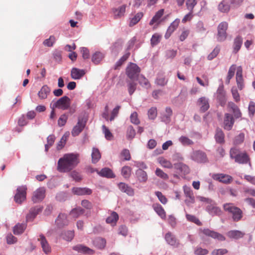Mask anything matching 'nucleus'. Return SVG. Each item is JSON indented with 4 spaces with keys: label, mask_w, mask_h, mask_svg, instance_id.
I'll return each mask as SVG.
<instances>
[{
    "label": "nucleus",
    "mask_w": 255,
    "mask_h": 255,
    "mask_svg": "<svg viewBox=\"0 0 255 255\" xmlns=\"http://www.w3.org/2000/svg\"><path fill=\"white\" fill-rule=\"evenodd\" d=\"M135 135V130L132 126H129L127 130V137L128 139H132Z\"/></svg>",
    "instance_id": "59"
},
{
    "label": "nucleus",
    "mask_w": 255,
    "mask_h": 255,
    "mask_svg": "<svg viewBox=\"0 0 255 255\" xmlns=\"http://www.w3.org/2000/svg\"><path fill=\"white\" fill-rule=\"evenodd\" d=\"M179 140L184 145H189L193 144V142L191 139L185 136H181Z\"/></svg>",
    "instance_id": "55"
},
{
    "label": "nucleus",
    "mask_w": 255,
    "mask_h": 255,
    "mask_svg": "<svg viewBox=\"0 0 255 255\" xmlns=\"http://www.w3.org/2000/svg\"><path fill=\"white\" fill-rule=\"evenodd\" d=\"M131 168L128 166H125L122 169V175L125 178H128L131 174Z\"/></svg>",
    "instance_id": "49"
},
{
    "label": "nucleus",
    "mask_w": 255,
    "mask_h": 255,
    "mask_svg": "<svg viewBox=\"0 0 255 255\" xmlns=\"http://www.w3.org/2000/svg\"><path fill=\"white\" fill-rule=\"evenodd\" d=\"M161 38V35L158 33L154 34L150 40L151 44L152 46H154L157 45L158 43H159L160 39Z\"/></svg>",
    "instance_id": "52"
},
{
    "label": "nucleus",
    "mask_w": 255,
    "mask_h": 255,
    "mask_svg": "<svg viewBox=\"0 0 255 255\" xmlns=\"http://www.w3.org/2000/svg\"><path fill=\"white\" fill-rule=\"evenodd\" d=\"M220 51V47L216 46L213 50L208 56L207 58L209 60H212L215 58L219 54Z\"/></svg>",
    "instance_id": "54"
},
{
    "label": "nucleus",
    "mask_w": 255,
    "mask_h": 255,
    "mask_svg": "<svg viewBox=\"0 0 255 255\" xmlns=\"http://www.w3.org/2000/svg\"><path fill=\"white\" fill-rule=\"evenodd\" d=\"M118 187L120 190L124 193L127 194L128 196H133L134 190L125 183L121 182L118 184Z\"/></svg>",
    "instance_id": "22"
},
{
    "label": "nucleus",
    "mask_w": 255,
    "mask_h": 255,
    "mask_svg": "<svg viewBox=\"0 0 255 255\" xmlns=\"http://www.w3.org/2000/svg\"><path fill=\"white\" fill-rule=\"evenodd\" d=\"M74 236V233L73 231H68L64 233L63 234V238L64 239L67 241H71Z\"/></svg>",
    "instance_id": "56"
},
{
    "label": "nucleus",
    "mask_w": 255,
    "mask_h": 255,
    "mask_svg": "<svg viewBox=\"0 0 255 255\" xmlns=\"http://www.w3.org/2000/svg\"><path fill=\"white\" fill-rule=\"evenodd\" d=\"M86 123L82 119H78V123L75 126L71 131L72 135L73 136L78 135L82 132L85 127Z\"/></svg>",
    "instance_id": "16"
},
{
    "label": "nucleus",
    "mask_w": 255,
    "mask_h": 255,
    "mask_svg": "<svg viewBox=\"0 0 255 255\" xmlns=\"http://www.w3.org/2000/svg\"><path fill=\"white\" fill-rule=\"evenodd\" d=\"M77 153H66L57 162V170L60 172H68L75 168L80 162Z\"/></svg>",
    "instance_id": "1"
},
{
    "label": "nucleus",
    "mask_w": 255,
    "mask_h": 255,
    "mask_svg": "<svg viewBox=\"0 0 255 255\" xmlns=\"http://www.w3.org/2000/svg\"><path fill=\"white\" fill-rule=\"evenodd\" d=\"M201 232L206 236L210 237L213 239H217L220 241H224L226 240L225 237L222 234L210 230L209 229H203L201 230Z\"/></svg>",
    "instance_id": "9"
},
{
    "label": "nucleus",
    "mask_w": 255,
    "mask_h": 255,
    "mask_svg": "<svg viewBox=\"0 0 255 255\" xmlns=\"http://www.w3.org/2000/svg\"><path fill=\"white\" fill-rule=\"evenodd\" d=\"M84 213V210L81 207H78L76 208H74L71 210V211L70 213V215L73 218H77L79 217L80 215L83 214Z\"/></svg>",
    "instance_id": "40"
},
{
    "label": "nucleus",
    "mask_w": 255,
    "mask_h": 255,
    "mask_svg": "<svg viewBox=\"0 0 255 255\" xmlns=\"http://www.w3.org/2000/svg\"><path fill=\"white\" fill-rule=\"evenodd\" d=\"M236 71V65H232L229 68V71L228 73V75L227 77V79L226 80V83L227 84H229L230 82V80L234 77L235 75V72Z\"/></svg>",
    "instance_id": "44"
},
{
    "label": "nucleus",
    "mask_w": 255,
    "mask_h": 255,
    "mask_svg": "<svg viewBox=\"0 0 255 255\" xmlns=\"http://www.w3.org/2000/svg\"><path fill=\"white\" fill-rule=\"evenodd\" d=\"M186 217L188 221L193 222L198 226H201L202 225V223L200 220L194 215L186 214Z\"/></svg>",
    "instance_id": "53"
},
{
    "label": "nucleus",
    "mask_w": 255,
    "mask_h": 255,
    "mask_svg": "<svg viewBox=\"0 0 255 255\" xmlns=\"http://www.w3.org/2000/svg\"><path fill=\"white\" fill-rule=\"evenodd\" d=\"M197 4L196 0H186V5L189 11L193 10L194 6Z\"/></svg>",
    "instance_id": "58"
},
{
    "label": "nucleus",
    "mask_w": 255,
    "mask_h": 255,
    "mask_svg": "<svg viewBox=\"0 0 255 255\" xmlns=\"http://www.w3.org/2000/svg\"><path fill=\"white\" fill-rule=\"evenodd\" d=\"M86 74L85 70L73 68L71 70V77L74 80L81 79Z\"/></svg>",
    "instance_id": "20"
},
{
    "label": "nucleus",
    "mask_w": 255,
    "mask_h": 255,
    "mask_svg": "<svg viewBox=\"0 0 255 255\" xmlns=\"http://www.w3.org/2000/svg\"><path fill=\"white\" fill-rule=\"evenodd\" d=\"M45 190L43 187H40L35 190L32 195V200L34 203L41 201L45 197Z\"/></svg>",
    "instance_id": "10"
},
{
    "label": "nucleus",
    "mask_w": 255,
    "mask_h": 255,
    "mask_svg": "<svg viewBox=\"0 0 255 255\" xmlns=\"http://www.w3.org/2000/svg\"><path fill=\"white\" fill-rule=\"evenodd\" d=\"M119 219L118 214L113 212L111 215L109 216L106 219V222L108 224H111L112 226H115Z\"/></svg>",
    "instance_id": "34"
},
{
    "label": "nucleus",
    "mask_w": 255,
    "mask_h": 255,
    "mask_svg": "<svg viewBox=\"0 0 255 255\" xmlns=\"http://www.w3.org/2000/svg\"><path fill=\"white\" fill-rule=\"evenodd\" d=\"M228 28L227 22L223 21L219 23L217 27V39L219 42L225 41L227 37V30Z\"/></svg>",
    "instance_id": "4"
},
{
    "label": "nucleus",
    "mask_w": 255,
    "mask_h": 255,
    "mask_svg": "<svg viewBox=\"0 0 255 255\" xmlns=\"http://www.w3.org/2000/svg\"><path fill=\"white\" fill-rule=\"evenodd\" d=\"M143 14L142 12H138L135 14V15L130 18L129 26L132 27L137 24L141 18L143 17Z\"/></svg>",
    "instance_id": "33"
},
{
    "label": "nucleus",
    "mask_w": 255,
    "mask_h": 255,
    "mask_svg": "<svg viewBox=\"0 0 255 255\" xmlns=\"http://www.w3.org/2000/svg\"><path fill=\"white\" fill-rule=\"evenodd\" d=\"M55 42V37L54 36H50L48 39L43 41V44L48 47H51Z\"/></svg>",
    "instance_id": "57"
},
{
    "label": "nucleus",
    "mask_w": 255,
    "mask_h": 255,
    "mask_svg": "<svg viewBox=\"0 0 255 255\" xmlns=\"http://www.w3.org/2000/svg\"><path fill=\"white\" fill-rule=\"evenodd\" d=\"M158 162L163 167L168 169L172 168V164L171 162L164 157H160L158 158Z\"/></svg>",
    "instance_id": "41"
},
{
    "label": "nucleus",
    "mask_w": 255,
    "mask_h": 255,
    "mask_svg": "<svg viewBox=\"0 0 255 255\" xmlns=\"http://www.w3.org/2000/svg\"><path fill=\"white\" fill-rule=\"evenodd\" d=\"M135 175L137 180L140 182L144 183L147 180L148 176L146 172L141 169L136 170Z\"/></svg>",
    "instance_id": "26"
},
{
    "label": "nucleus",
    "mask_w": 255,
    "mask_h": 255,
    "mask_svg": "<svg viewBox=\"0 0 255 255\" xmlns=\"http://www.w3.org/2000/svg\"><path fill=\"white\" fill-rule=\"evenodd\" d=\"M228 252V250L226 249H215L212 252V255H223Z\"/></svg>",
    "instance_id": "64"
},
{
    "label": "nucleus",
    "mask_w": 255,
    "mask_h": 255,
    "mask_svg": "<svg viewBox=\"0 0 255 255\" xmlns=\"http://www.w3.org/2000/svg\"><path fill=\"white\" fill-rule=\"evenodd\" d=\"M224 133L221 129H217L215 138L217 142L223 143L224 142Z\"/></svg>",
    "instance_id": "46"
},
{
    "label": "nucleus",
    "mask_w": 255,
    "mask_h": 255,
    "mask_svg": "<svg viewBox=\"0 0 255 255\" xmlns=\"http://www.w3.org/2000/svg\"><path fill=\"white\" fill-rule=\"evenodd\" d=\"M94 245L98 249H102L105 248L106 244V240L102 238L95 239L93 241Z\"/></svg>",
    "instance_id": "35"
},
{
    "label": "nucleus",
    "mask_w": 255,
    "mask_h": 255,
    "mask_svg": "<svg viewBox=\"0 0 255 255\" xmlns=\"http://www.w3.org/2000/svg\"><path fill=\"white\" fill-rule=\"evenodd\" d=\"M243 69L240 66L237 68V71L236 75V80L238 88L242 90L244 88V80L243 77Z\"/></svg>",
    "instance_id": "14"
},
{
    "label": "nucleus",
    "mask_w": 255,
    "mask_h": 255,
    "mask_svg": "<svg viewBox=\"0 0 255 255\" xmlns=\"http://www.w3.org/2000/svg\"><path fill=\"white\" fill-rule=\"evenodd\" d=\"M155 194L157 197L158 200L162 204H165L167 203V199L164 195L162 194V193L161 192L156 191L155 192Z\"/></svg>",
    "instance_id": "60"
},
{
    "label": "nucleus",
    "mask_w": 255,
    "mask_h": 255,
    "mask_svg": "<svg viewBox=\"0 0 255 255\" xmlns=\"http://www.w3.org/2000/svg\"><path fill=\"white\" fill-rule=\"evenodd\" d=\"M42 211V208L39 206H36L30 209L29 214L26 216L27 221L32 220L36 216Z\"/></svg>",
    "instance_id": "27"
},
{
    "label": "nucleus",
    "mask_w": 255,
    "mask_h": 255,
    "mask_svg": "<svg viewBox=\"0 0 255 255\" xmlns=\"http://www.w3.org/2000/svg\"><path fill=\"white\" fill-rule=\"evenodd\" d=\"M104 57V54L99 51L94 53L92 56V61L95 64H98L103 60Z\"/></svg>",
    "instance_id": "32"
},
{
    "label": "nucleus",
    "mask_w": 255,
    "mask_h": 255,
    "mask_svg": "<svg viewBox=\"0 0 255 255\" xmlns=\"http://www.w3.org/2000/svg\"><path fill=\"white\" fill-rule=\"evenodd\" d=\"M152 207L155 212L161 217L162 219H165L166 218V212L163 208L161 205L158 203L154 204Z\"/></svg>",
    "instance_id": "28"
},
{
    "label": "nucleus",
    "mask_w": 255,
    "mask_h": 255,
    "mask_svg": "<svg viewBox=\"0 0 255 255\" xmlns=\"http://www.w3.org/2000/svg\"><path fill=\"white\" fill-rule=\"evenodd\" d=\"M101 155L99 150L97 148H93L92 152V161L94 163H97L101 158Z\"/></svg>",
    "instance_id": "38"
},
{
    "label": "nucleus",
    "mask_w": 255,
    "mask_h": 255,
    "mask_svg": "<svg viewBox=\"0 0 255 255\" xmlns=\"http://www.w3.org/2000/svg\"><path fill=\"white\" fill-rule=\"evenodd\" d=\"M102 128L106 138L108 140L112 139L113 135L110 130L105 125L103 126Z\"/></svg>",
    "instance_id": "61"
},
{
    "label": "nucleus",
    "mask_w": 255,
    "mask_h": 255,
    "mask_svg": "<svg viewBox=\"0 0 255 255\" xmlns=\"http://www.w3.org/2000/svg\"><path fill=\"white\" fill-rule=\"evenodd\" d=\"M27 187L25 185L18 186L14 197V201L19 204L26 200Z\"/></svg>",
    "instance_id": "5"
},
{
    "label": "nucleus",
    "mask_w": 255,
    "mask_h": 255,
    "mask_svg": "<svg viewBox=\"0 0 255 255\" xmlns=\"http://www.w3.org/2000/svg\"><path fill=\"white\" fill-rule=\"evenodd\" d=\"M207 209L209 214L212 216H219L222 214V211L221 209L218 207L210 205L208 206Z\"/></svg>",
    "instance_id": "37"
},
{
    "label": "nucleus",
    "mask_w": 255,
    "mask_h": 255,
    "mask_svg": "<svg viewBox=\"0 0 255 255\" xmlns=\"http://www.w3.org/2000/svg\"><path fill=\"white\" fill-rule=\"evenodd\" d=\"M191 158L194 161L200 163H204L208 161L206 153L201 150L193 151L191 155Z\"/></svg>",
    "instance_id": "8"
},
{
    "label": "nucleus",
    "mask_w": 255,
    "mask_h": 255,
    "mask_svg": "<svg viewBox=\"0 0 255 255\" xmlns=\"http://www.w3.org/2000/svg\"><path fill=\"white\" fill-rule=\"evenodd\" d=\"M165 240L167 243L170 246L177 247L179 245V241L175 236L171 232H168L165 235Z\"/></svg>",
    "instance_id": "18"
},
{
    "label": "nucleus",
    "mask_w": 255,
    "mask_h": 255,
    "mask_svg": "<svg viewBox=\"0 0 255 255\" xmlns=\"http://www.w3.org/2000/svg\"><path fill=\"white\" fill-rule=\"evenodd\" d=\"M242 44V39L240 36L237 37L234 42V51L235 52H237L240 49Z\"/></svg>",
    "instance_id": "48"
},
{
    "label": "nucleus",
    "mask_w": 255,
    "mask_h": 255,
    "mask_svg": "<svg viewBox=\"0 0 255 255\" xmlns=\"http://www.w3.org/2000/svg\"><path fill=\"white\" fill-rule=\"evenodd\" d=\"M127 82L129 94L131 95L136 89L137 84L132 81H128Z\"/></svg>",
    "instance_id": "50"
},
{
    "label": "nucleus",
    "mask_w": 255,
    "mask_h": 255,
    "mask_svg": "<svg viewBox=\"0 0 255 255\" xmlns=\"http://www.w3.org/2000/svg\"><path fill=\"white\" fill-rule=\"evenodd\" d=\"M140 72V69L136 64L130 63L127 67L126 74L130 79L136 78Z\"/></svg>",
    "instance_id": "6"
},
{
    "label": "nucleus",
    "mask_w": 255,
    "mask_h": 255,
    "mask_svg": "<svg viewBox=\"0 0 255 255\" xmlns=\"http://www.w3.org/2000/svg\"><path fill=\"white\" fill-rule=\"evenodd\" d=\"M155 174L157 176L164 180H167L169 178L168 175L159 168L156 169Z\"/></svg>",
    "instance_id": "47"
},
{
    "label": "nucleus",
    "mask_w": 255,
    "mask_h": 255,
    "mask_svg": "<svg viewBox=\"0 0 255 255\" xmlns=\"http://www.w3.org/2000/svg\"><path fill=\"white\" fill-rule=\"evenodd\" d=\"M50 92V89L47 85H44L38 93L39 98L41 99H45L47 97Z\"/></svg>",
    "instance_id": "31"
},
{
    "label": "nucleus",
    "mask_w": 255,
    "mask_h": 255,
    "mask_svg": "<svg viewBox=\"0 0 255 255\" xmlns=\"http://www.w3.org/2000/svg\"><path fill=\"white\" fill-rule=\"evenodd\" d=\"M235 121L232 115L226 113L225 114L223 125L225 129L230 130L232 129Z\"/></svg>",
    "instance_id": "15"
},
{
    "label": "nucleus",
    "mask_w": 255,
    "mask_h": 255,
    "mask_svg": "<svg viewBox=\"0 0 255 255\" xmlns=\"http://www.w3.org/2000/svg\"><path fill=\"white\" fill-rule=\"evenodd\" d=\"M212 177L214 180L224 184H229L233 181L231 176L222 173L213 174Z\"/></svg>",
    "instance_id": "12"
},
{
    "label": "nucleus",
    "mask_w": 255,
    "mask_h": 255,
    "mask_svg": "<svg viewBox=\"0 0 255 255\" xmlns=\"http://www.w3.org/2000/svg\"><path fill=\"white\" fill-rule=\"evenodd\" d=\"M25 224H17L16 225L13 230V233L15 235H19L22 234L25 229Z\"/></svg>",
    "instance_id": "45"
},
{
    "label": "nucleus",
    "mask_w": 255,
    "mask_h": 255,
    "mask_svg": "<svg viewBox=\"0 0 255 255\" xmlns=\"http://www.w3.org/2000/svg\"><path fill=\"white\" fill-rule=\"evenodd\" d=\"M168 80L162 76H158L156 80V83L161 86H164L167 84Z\"/></svg>",
    "instance_id": "62"
},
{
    "label": "nucleus",
    "mask_w": 255,
    "mask_h": 255,
    "mask_svg": "<svg viewBox=\"0 0 255 255\" xmlns=\"http://www.w3.org/2000/svg\"><path fill=\"white\" fill-rule=\"evenodd\" d=\"M217 99L220 105L222 107H224L226 103L227 99L223 86H220L218 88L217 91Z\"/></svg>",
    "instance_id": "13"
},
{
    "label": "nucleus",
    "mask_w": 255,
    "mask_h": 255,
    "mask_svg": "<svg viewBox=\"0 0 255 255\" xmlns=\"http://www.w3.org/2000/svg\"><path fill=\"white\" fill-rule=\"evenodd\" d=\"M164 13V9H161L156 12L154 16L152 17L149 22V24L152 25L155 22H158L160 18Z\"/></svg>",
    "instance_id": "39"
},
{
    "label": "nucleus",
    "mask_w": 255,
    "mask_h": 255,
    "mask_svg": "<svg viewBox=\"0 0 255 255\" xmlns=\"http://www.w3.org/2000/svg\"><path fill=\"white\" fill-rule=\"evenodd\" d=\"M245 139V134L244 133H240L235 136L233 143L235 145H239L243 143Z\"/></svg>",
    "instance_id": "51"
},
{
    "label": "nucleus",
    "mask_w": 255,
    "mask_h": 255,
    "mask_svg": "<svg viewBox=\"0 0 255 255\" xmlns=\"http://www.w3.org/2000/svg\"><path fill=\"white\" fill-rule=\"evenodd\" d=\"M223 209L225 211L230 214L234 222H239L243 217L242 210L238 207L235 206L234 204L228 203L224 204Z\"/></svg>",
    "instance_id": "3"
},
{
    "label": "nucleus",
    "mask_w": 255,
    "mask_h": 255,
    "mask_svg": "<svg viewBox=\"0 0 255 255\" xmlns=\"http://www.w3.org/2000/svg\"><path fill=\"white\" fill-rule=\"evenodd\" d=\"M70 105V100L67 96H64L57 100L54 104L53 107L63 110L68 109Z\"/></svg>",
    "instance_id": "7"
},
{
    "label": "nucleus",
    "mask_w": 255,
    "mask_h": 255,
    "mask_svg": "<svg viewBox=\"0 0 255 255\" xmlns=\"http://www.w3.org/2000/svg\"><path fill=\"white\" fill-rule=\"evenodd\" d=\"M57 225L59 227H63L68 224L67 216L65 214H60L55 221Z\"/></svg>",
    "instance_id": "24"
},
{
    "label": "nucleus",
    "mask_w": 255,
    "mask_h": 255,
    "mask_svg": "<svg viewBox=\"0 0 255 255\" xmlns=\"http://www.w3.org/2000/svg\"><path fill=\"white\" fill-rule=\"evenodd\" d=\"M219 10L222 12H228L230 9L228 2L225 0H222L218 5Z\"/></svg>",
    "instance_id": "36"
},
{
    "label": "nucleus",
    "mask_w": 255,
    "mask_h": 255,
    "mask_svg": "<svg viewBox=\"0 0 255 255\" xmlns=\"http://www.w3.org/2000/svg\"><path fill=\"white\" fill-rule=\"evenodd\" d=\"M37 240L40 242L41 247L42 249V251L45 254H48L51 252V247L45 237L43 235H39Z\"/></svg>",
    "instance_id": "11"
},
{
    "label": "nucleus",
    "mask_w": 255,
    "mask_h": 255,
    "mask_svg": "<svg viewBox=\"0 0 255 255\" xmlns=\"http://www.w3.org/2000/svg\"><path fill=\"white\" fill-rule=\"evenodd\" d=\"M176 168L179 170L184 174H187L189 173V168L187 165L182 163H179L175 165Z\"/></svg>",
    "instance_id": "42"
},
{
    "label": "nucleus",
    "mask_w": 255,
    "mask_h": 255,
    "mask_svg": "<svg viewBox=\"0 0 255 255\" xmlns=\"http://www.w3.org/2000/svg\"><path fill=\"white\" fill-rule=\"evenodd\" d=\"M69 133H65L61 137V140L57 144V148L58 150L62 149L66 144V141L69 137Z\"/></svg>",
    "instance_id": "43"
},
{
    "label": "nucleus",
    "mask_w": 255,
    "mask_h": 255,
    "mask_svg": "<svg viewBox=\"0 0 255 255\" xmlns=\"http://www.w3.org/2000/svg\"><path fill=\"white\" fill-rule=\"evenodd\" d=\"M126 7L127 5L123 4L118 8H113L112 12L113 13L114 18L119 19L124 16Z\"/></svg>",
    "instance_id": "19"
},
{
    "label": "nucleus",
    "mask_w": 255,
    "mask_h": 255,
    "mask_svg": "<svg viewBox=\"0 0 255 255\" xmlns=\"http://www.w3.org/2000/svg\"><path fill=\"white\" fill-rule=\"evenodd\" d=\"M197 105L200 107V111L205 112L209 107V100L205 97L200 98L197 101Z\"/></svg>",
    "instance_id": "21"
},
{
    "label": "nucleus",
    "mask_w": 255,
    "mask_h": 255,
    "mask_svg": "<svg viewBox=\"0 0 255 255\" xmlns=\"http://www.w3.org/2000/svg\"><path fill=\"white\" fill-rule=\"evenodd\" d=\"M98 174L102 177L107 178L115 177V175L112 170L109 168H104L101 171H98Z\"/></svg>",
    "instance_id": "30"
},
{
    "label": "nucleus",
    "mask_w": 255,
    "mask_h": 255,
    "mask_svg": "<svg viewBox=\"0 0 255 255\" xmlns=\"http://www.w3.org/2000/svg\"><path fill=\"white\" fill-rule=\"evenodd\" d=\"M72 249L73 250L79 253L87 255H92L94 253V251L92 249L82 244L74 246L73 247Z\"/></svg>",
    "instance_id": "17"
},
{
    "label": "nucleus",
    "mask_w": 255,
    "mask_h": 255,
    "mask_svg": "<svg viewBox=\"0 0 255 255\" xmlns=\"http://www.w3.org/2000/svg\"><path fill=\"white\" fill-rule=\"evenodd\" d=\"M228 237L231 239H239L245 235V233L238 230H231L227 233Z\"/></svg>",
    "instance_id": "29"
},
{
    "label": "nucleus",
    "mask_w": 255,
    "mask_h": 255,
    "mask_svg": "<svg viewBox=\"0 0 255 255\" xmlns=\"http://www.w3.org/2000/svg\"><path fill=\"white\" fill-rule=\"evenodd\" d=\"M231 158L239 164H247L250 162V158L246 151H241L239 148L234 147L230 151Z\"/></svg>",
    "instance_id": "2"
},
{
    "label": "nucleus",
    "mask_w": 255,
    "mask_h": 255,
    "mask_svg": "<svg viewBox=\"0 0 255 255\" xmlns=\"http://www.w3.org/2000/svg\"><path fill=\"white\" fill-rule=\"evenodd\" d=\"M184 192L186 197L188 198L186 202L188 203H193L195 201V198L191 189L186 186L184 187Z\"/></svg>",
    "instance_id": "25"
},
{
    "label": "nucleus",
    "mask_w": 255,
    "mask_h": 255,
    "mask_svg": "<svg viewBox=\"0 0 255 255\" xmlns=\"http://www.w3.org/2000/svg\"><path fill=\"white\" fill-rule=\"evenodd\" d=\"M148 118L151 120H154L157 116V110L156 108H151L148 112Z\"/></svg>",
    "instance_id": "63"
},
{
    "label": "nucleus",
    "mask_w": 255,
    "mask_h": 255,
    "mask_svg": "<svg viewBox=\"0 0 255 255\" xmlns=\"http://www.w3.org/2000/svg\"><path fill=\"white\" fill-rule=\"evenodd\" d=\"M72 192L77 195H90L92 193L91 189L88 188L73 187Z\"/></svg>",
    "instance_id": "23"
}]
</instances>
